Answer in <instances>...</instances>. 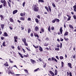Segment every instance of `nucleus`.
Masks as SVG:
<instances>
[{
  "label": "nucleus",
  "instance_id": "nucleus-1",
  "mask_svg": "<svg viewBox=\"0 0 76 76\" xmlns=\"http://www.w3.org/2000/svg\"><path fill=\"white\" fill-rule=\"evenodd\" d=\"M38 6V4H37V5H34L33 7V9L34 12H38L39 11V8L37 6Z\"/></svg>",
  "mask_w": 76,
  "mask_h": 76
},
{
  "label": "nucleus",
  "instance_id": "nucleus-2",
  "mask_svg": "<svg viewBox=\"0 0 76 76\" xmlns=\"http://www.w3.org/2000/svg\"><path fill=\"white\" fill-rule=\"evenodd\" d=\"M3 6L4 7H6V6H7V3H6V0H4V2L3 4Z\"/></svg>",
  "mask_w": 76,
  "mask_h": 76
},
{
  "label": "nucleus",
  "instance_id": "nucleus-3",
  "mask_svg": "<svg viewBox=\"0 0 76 76\" xmlns=\"http://www.w3.org/2000/svg\"><path fill=\"white\" fill-rule=\"evenodd\" d=\"M30 61L32 64H34V63H36V61L32 59H31Z\"/></svg>",
  "mask_w": 76,
  "mask_h": 76
},
{
  "label": "nucleus",
  "instance_id": "nucleus-4",
  "mask_svg": "<svg viewBox=\"0 0 76 76\" xmlns=\"http://www.w3.org/2000/svg\"><path fill=\"white\" fill-rule=\"evenodd\" d=\"M51 59L52 61H56L57 63H58V61H57V59L54 58L52 57L51 58Z\"/></svg>",
  "mask_w": 76,
  "mask_h": 76
},
{
  "label": "nucleus",
  "instance_id": "nucleus-5",
  "mask_svg": "<svg viewBox=\"0 0 76 76\" xmlns=\"http://www.w3.org/2000/svg\"><path fill=\"white\" fill-rule=\"evenodd\" d=\"M49 72L50 73V74H51L52 76H55V75H54V73L52 71H50Z\"/></svg>",
  "mask_w": 76,
  "mask_h": 76
},
{
  "label": "nucleus",
  "instance_id": "nucleus-6",
  "mask_svg": "<svg viewBox=\"0 0 76 76\" xmlns=\"http://www.w3.org/2000/svg\"><path fill=\"white\" fill-rule=\"evenodd\" d=\"M3 36H4V37H7V36H8V34L6 32H5L3 34Z\"/></svg>",
  "mask_w": 76,
  "mask_h": 76
},
{
  "label": "nucleus",
  "instance_id": "nucleus-7",
  "mask_svg": "<svg viewBox=\"0 0 76 76\" xmlns=\"http://www.w3.org/2000/svg\"><path fill=\"white\" fill-rule=\"evenodd\" d=\"M10 22L13 23L14 22V20L12 18H10Z\"/></svg>",
  "mask_w": 76,
  "mask_h": 76
},
{
  "label": "nucleus",
  "instance_id": "nucleus-8",
  "mask_svg": "<svg viewBox=\"0 0 76 76\" xmlns=\"http://www.w3.org/2000/svg\"><path fill=\"white\" fill-rule=\"evenodd\" d=\"M69 35V32L68 31H66L65 32L64 34V36H67Z\"/></svg>",
  "mask_w": 76,
  "mask_h": 76
},
{
  "label": "nucleus",
  "instance_id": "nucleus-9",
  "mask_svg": "<svg viewBox=\"0 0 76 76\" xmlns=\"http://www.w3.org/2000/svg\"><path fill=\"white\" fill-rule=\"evenodd\" d=\"M1 29L2 30H3V28H4V24H1Z\"/></svg>",
  "mask_w": 76,
  "mask_h": 76
},
{
  "label": "nucleus",
  "instance_id": "nucleus-10",
  "mask_svg": "<svg viewBox=\"0 0 76 76\" xmlns=\"http://www.w3.org/2000/svg\"><path fill=\"white\" fill-rule=\"evenodd\" d=\"M18 11L17 10H14L13 12V15H15V14H16L17 12H18Z\"/></svg>",
  "mask_w": 76,
  "mask_h": 76
},
{
  "label": "nucleus",
  "instance_id": "nucleus-11",
  "mask_svg": "<svg viewBox=\"0 0 76 76\" xmlns=\"http://www.w3.org/2000/svg\"><path fill=\"white\" fill-rule=\"evenodd\" d=\"M73 8L74 9V11L76 12V5H75L73 7Z\"/></svg>",
  "mask_w": 76,
  "mask_h": 76
},
{
  "label": "nucleus",
  "instance_id": "nucleus-12",
  "mask_svg": "<svg viewBox=\"0 0 76 76\" xmlns=\"http://www.w3.org/2000/svg\"><path fill=\"white\" fill-rule=\"evenodd\" d=\"M26 14V13L24 12L23 13H21L20 14V15L21 16H25V14Z\"/></svg>",
  "mask_w": 76,
  "mask_h": 76
},
{
  "label": "nucleus",
  "instance_id": "nucleus-13",
  "mask_svg": "<svg viewBox=\"0 0 76 76\" xmlns=\"http://www.w3.org/2000/svg\"><path fill=\"white\" fill-rule=\"evenodd\" d=\"M35 31H38L39 30V28H38V27L37 26H36L35 27Z\"/></svg>",
  "mask_w": 76,
  "mask_h": 76
},
{
  "label": "nucleus",
  "instance_id": "nucleus-14",
  "mask_svg": "<svg viewBox=\"0 0 76 76\" xmlns=\"http://www.w3.org/2000/svg\"><path fill=\"white\" fill-rule=\"evenodd\" d=\"M68 65L69 66V67L72 69V64L70 63H68Z\"/></svg>",
  "mask_w": 76,
  "mask_h": 76
},
{
  "label": "nucleus",
  "instance_id": "nucleus-15",
  "mask_svg": "<svg viewBox=\"0 0 76 76\" xmlns=\"http://www.w3.org/2000/svg\"><path fill=\"white\" fill-rule=\"evenodd\" d=\"M59 31L61 33V34H62V33H63V29H62V27H61L60 28Z\"/></svg>",
  "mask_w": 76,
  "mask_h": 76
},
{
  "label": "nucleus",
  "instance_id": "nucleus-16",
  "mask_svg": "<svg viewBox=\"0 0 76 76\" xmlns=\"http://www.w3.org/2000/svg\"><path fill=\"white\" fill-rule=\"evenodd\" d=\"M8 73L9 75H10V74H14L13 73H12V71H11L10 70V69L8 71Z\"/></svg>",
  "mask_w": 76,
  "mask_h": 76
},
{
  "label": "nucleus",
  "instance_id": "nucleus-17",
  "mask_svg": "<svg viewBox=\"0 0 76 76\" xmlns=\"http://www.w3.org/2000/svg\"><path fill=\"white\" fill-rule=\"evenodd\" d=\"M20 19L21 20H25V17H21L20 18Z\"/></svg>",
  "mask_w": 76,
  "mask_h": 76
},
{
  "label": "nucleus",
  "instance_id": "nucleus-18",
  "mask_svg": "<svg viewBox=\"0 0 76 76\" xmlns=\"http://www.w3.org/2000/svg\"><path fill=\"white\" fill-rule=\"evenodd\" d=\"M67 16L68 17V18L67 20V21L70 20V18H71V16H70V15H67Z\"/></svg>",
  "mask_w": 76,
  "mask_h": 76
},
{
  "label": "nucleus",
  "instance_id": "nucleus-19",
  "mask_svg": "<svg viewBox=\"0 0 76 76\" xmlns=\"http://www.w3.org/2000/svg\"><path fill=\"white\" fill-rule=\"evenodd\" d=\"M22 41L23 42H24L26 41V38H23L22 39Z\"/></svg>",
  "mask_w": 76,
  "mask_h": 76
},
{
  "label": "nucleus",
  "instance_id": "nucleus-20",
  "mask_svg": "<svg viewBox=\"0 0 76 76\" xmlns=\"http://www.w3.org/2000/svg\"><path fill=\"white\" fill-rule=\"evenodd\" d=\"M4 66H7V67H8L9 66V64L7 62H6V63L4 64Z\"/></svg>",
  "mask_w": 76,
  "mask_h": 76
},
{
  "label": "nucleus",
  "instance_id": "nucleus-21",
  "mask_svg": "<svg viewBox=\"0 0 76 76\" xmlns=\"http://www.w3.org/2000/svg\"><path fill=\"white\" fill-rule=\"evenodd\" d=\"M49 10V11L50 12H51V7L49 6H48Z\"/></svg>",
  "mask_w": 76,
  "mask_h": 76
},
{
  "label": "nucleus",
  "instance_id": "nucleus-22",
  "mask_svg": "<svg viewBox=\"0 0 76 76\" xmlns=\"http://www.w3.org/2000/svg\"><path fill=\"white\" fill-rule=\"evenodd\" d=\"M38 2L40 3H43L44 2V1L43 0H38Z\"/></svg>",
  "mask_w": 76,
  "mask_h": 76
},
{
  "label": "nucleus",
  "instance_id": "nucleus-23",
  "mask_svg": "<svg viewBox=\"0 0 76 76\" xmlns=\"http://www.w3.org/2000/svg\"><path fill=\"white\" fill-rule=\"evenodd\" d=\"M39 50H40V51L42 52V51H43V50H42V48L40 46H39Z\"/></svg>",
  "mask_w": 76,
  "mask_h": 76
},
{
  "label": "nucleus",
  "instance_id": "nucleus-24",
  "mask_svg": "<svg viewBox=\"0 0 76 76\" xmlns=\"http://www.w3.org/2000/svg\"><path fill=\"white\" fill-rule=\"evenodd\" d=\"M69 28H71V29H73V26L70 24H69Z\"/></svg>",
  "mask_w": 76,
  "mask_h": 76
},
{
  "label": "nucleus",
  "instance_id": "nucleus-25",
  "mask_svg": "<svg viewBox=\"0 0 76 76\" xmlns=\"http://www.w3.org/2000/svg\"><path fill=\"white\" fill-rule=\"evenodd\" d=\"M24 43L26 46H28V43L26 42V41L24 42Z\"/></svg>",
  "mask_w": 76,
  "mask_h": 76
},
{
  "label": "nucleus",
  "instance_id": "nucleus-26",
  "mask_svg": "<svg viewBox=\"0 0 76 76\" xmlns=\"http://www.w3.org/2000/svg\"><path fill=\"white\" fill-rule=\"evenodd\" d=\"M55 75L56 76V75H57V73L58 72L57 70V69H56L55 71Z\"/></svg>",
  "mask_w": 76,
  "mask_h": 76
},
{
  "label": "nucleus",
  "instance_id": "nucleus-27",
  "mask_svg": "<svg viewBox=\"0 0 76 76\" xmlns=\"http://www.w3.org/2000/svg\"><path fill=\"white\" fill-rule=\"evenodd\" d=\"M35 21L36 23H39V20L38 18H35Z\"/></svg>",
  "mask_w": 76,
  "mask_h": 76
},
{
  "label": "nucleus",
  "instance_id": "nucleus-28",
  "mask_svg": "<svg viewBox=\"0 0 76 76\" xmlns=\"http://www.w3.org/2000/svg\"><path fill=\"white\" fill-rule=\"evenodd\" d=\"M50 26H49L48 28V32H50L51 31V28H50Z\"/></svg>",
  "mask_w": 76,
  "mask_h": 76
},
{
  "label": "nucleus",
  "instance_id": "nucleus-29",
  "mask_svg": "<svg viewBox=\"0 0 76 76\" xmlns=\"http://www.w3.org/2000/svg\"><path fill=\"white\" fill-rule=\"evenodd\" d=\"M18 54L20 55L21 58H23V56L22 54H20V53H18Z\"/></svg>",
  "mask_w": 76,
  "mask_h": 76
},
{
  "label": "nucleus",
  "instance_id": "nucleus-30",
  "mask_svg": "<svg viewBox=\"0 0 76 76\" xmlns=\"http://www.w3.org/2000/svg\"><path fill=\"white\" fill-rule=\"evenodd\" d=\"M39 69V68H37V69L34 70V72H37Z\"/></svg>",
  "mask_w": 76,
  "mask_h": 76
},
{
  "label": "nucleus",
  "instance_id": "nucleus-31",
  "mask_svg": "<svg viewBox=\"0 0 76 76\" xmlns=\"http://www.w3.org/2000/svg\"><path fill=\"white\" fill-rule=\"evenodd\" d=\"M34 35L35 37H37V38L39 37V36L38 34H34Z\"/></svg>",
  "mask_w": 76,
  "mask_h": 76
},
{
  "label": "nucleus",
  "instance_id": "nucleus-32",
  "mask_svg": "<svg viewBox=\"0 0 76 76\" xmlns=\"http://www.w3.org/2000/svg\"><path fill=\"white\" fill-rule=\"evenodd\" d=\"M55 20L56 22H60V20H59V19L57 18H55Z\"/></svg>",
  "mask_w": 76,
  "mask_h": 76
},
{
  "label": "nucleus",
  "instance_id": "nucleus-33",
  "mask_svg": "<svg viewBox=\"0 0 76 76\" xmlns=\"http://www.w3.org/2000/svg\"><path fill=\"white\" fill-rule=\"evenodd\" d=\"M28 33L29 34V33L31 31V28H28Z\"/></svg>",
  "mask_w": 76,
  "mask_h": 76
},
{
  "label": "nucleus",
  "instance_id": "nucleus-34",
  "mask_svg": "<svg viewBox=\"0 0 76 76\" xmlns=\"http://www.w3.org/2000/svg\"><path fill=\"white\" fill-rule=\"evenodd\" d=\"M8 6H9V7H10L11 8V4L9 2V1H8Z\"/></svg>",
  "mask_w": 76,
  "mask_h": 76
},
{
  "label": "nucleus",
  "instance_id": "nucleus-35",
  "mask_svg": "<svg viewBox=\"0 0 76 76\" xmlns=\"http://www.w3.org/2000/svg\"><path fill=\"white\" fill-rule=\"evenodd\" d=\"M45 9L47 11L49 12V10H48V7L46 6L45 7Z\"/></svg>",
  "mask_w": 76,
  "mask_h": 76
},
{
  "label": "nucleus",
  "instance_id": "nucleus-36",
  "mask_svg": "<svg viewBox=\"0 0 76 76\" xmlns=\"http://www.w3.org/2000/svg\"><path fill=\"white\" fill-rule=\"evenodd\" d=\"M24 57H29V55L27 54L26 55H23Z\"/></svg>",
  "mask_w": 76,
  "mask_h": 76
},
{
  "label": "nucleus",
  "instance_id": "nucleus-37",
  "mask_svg": "<svg viewBox=\"0 0 76 76\" xmlns=\"http://www.w3.org/2000/svg\"><path fill=\"white\" fill-rule=\"evenodd\" d=\"M48 43L45 42L44 45V46H48Z\"/></svg>",
  "mask_w": 76,
  "mask_h": 76
},
{
  "label": "nucleus",
  "instance_id": "nucleus-38",
  "mask_svg": "<svg viewBox=\"0 0 76 76\" xmlns=\"http://www.w3.org/2000/svg\"><path fill=\"white\" fill-rule=\"evenodd\" d=\"M64 39L66 41H69V39L68 38L66 39L65 37H64Z\"/></svg>",
  "mask_w": 76,
  "mask_h": 76
},
{
  "label": "nucleus",
  "instance_id": "nucleus-39",
  "mask_svg": "<svg viewBox=\"0 0 76 76\" xmlns=\"http://www.w3.org/2000/svg\"><path fill=\"white\" fill-rule=\"evenodd\" d=\"M61 67H63V65H64V62H61Z\"/></svg>",
  "mask_w": 76,
  "mask_h": 76
},
{
  "label": "nucleus",
  "instance_id": "nucleus-40",
  "mask_svg": "<svg viewBox=\"0 0 76 76\" xmlns=\"http://www.w3.org/2000/svg\"><path fill=\"white\" fill-rule=\"evenodd\" d=\"M2 45L4 47H5V46H6V45H5V42L4 41L3 42Z\"/></svg>",
  "mask_w": 76,
  "mask_h": 76
},
{
  "label": "nucleus",
  "instance_id": "nucleus-41",
  "mask_svg": "<svg viewBox=\"0 0 76 76\" xmlns=\"http://www.w3.org/2000/svg\"><path fill=\"white\" fill-rule=\"evenodd\" d=\"M41 31L42 32H44V29L43 28H42L41 29Z\"/></svg>",
  "mask_w": 76,
  "mask_h": 76
},
{
  "label": "nucleus",
  "instance_id": "nucleus-42",
  "mask_svg": "<svg viewBox=\"0 0 76 76\" xmlns=\"http://www.w3.org/2000/svg\"><path fill=\"white\" fill-rule=\"evenodd\" d=\"M11 60L10 59H9V61H10V62L11 63H13V61H11Z\"/></svg>",
  "mask_w": 76,
  "mask_h": 76
},
{
  "label": "nucleus",
  "instance_id": "nucleus-43",
  "mask_svg": "<svg viewBox=\"0 0 76 76\" xmlns=\"http://www.w3.org/2000/svg\"><path fill=\"white\" fill-rule=\"evenodd\" d=\"M59 58L60 60H63V59L64 58L63 57L61 56H60Z\"/></svg>",
  "mask_w": 76,
  "mask_h": 76
},
{
  "label": "nucleus",
  "instance_id": "nucleus-44",
  "mask_svg": "<svg viewBox=\"0 0 76 76\" xmlns=\"http://www.w3.org/2000/svg\"><path fill=\"white\" fill-rule=\"evenodd\" d=\"M52 5L53 6V7H56V5H55V4L54 3H52Z\"/></svg>",
  "mask_w": 76,
  "mask_h": 76
},
{
  "label": "nucleus",
  "instance_id": "nucleus-45",
  "mask_svg": "<svg viewBox=\"0 0 76 76\" xmlns=\"http://www.w3.org/2000/svg\"><path fill=\"white\" fill-rule=\"evenodd\" d=\"M55 49L56 51H59L60 50V49L59 48H55Z\"/></svg>",
  "mask_w": 76,
  "mask_h": 76
},
{
  "label": "nucleus",
  "instance_id": "nucleus-46",
  "mask_svg": "<svg viewBox=\"0 0 76 76\" xmlns=\"http://www.w3.org/2000/svg\"><path fill=\"white\" fill-rule=\"evenodd\" d=\"M38 60H39V61L40 62H41L42 61V59H41V58H39L38 59Z\"/></svg>",
  "mask_w": 76,
  "mask_h": 76
},
{
  "label": "nucleus",
  "instance_id": "nucleus-47",
  "mask_svg": "<svg viewBox=\"0 0 76 76\" xmlns=\"http://www.w3.org/2000/svg\"><path fill=\"white\" fill-rule=\"evenodd\" d=\"M52 23H55L56 22V19H54L52 21Z\"/></svg>",
  "mask_w": 76,
  "mask_h": 76
},
{
  "label": "nucleus",
  "instance_id": "nucleus-48",
  "mask_svg": "<svg viewBox=\"0 0 76 76\" xmlns=\"http://www.w3.org/2000/svg\"><path fill=\"white\" fill-rule=\"evenodd\" d=\"M14 39H18V37L16 36L14 37Z\"/></svg>",
  "mask_w": 76,
  "mask_h": 76
},
{
  "label": "nucleus",
  "instance_id": "nucleus-49",
  "mask_svg": "<svg viewBox=\"0 0 76 76\" xmlns=\"http://www.w3.org/2000/svg\"><path fill=\"white\" fill-rule=\"evenodd\" d=\"M30 36L31 37H34V34H33V33H31L30 34Z\"/></svg>",
  "mask_w": 76,
  "mask_h": 76
},
{
  "label": "nucleus",
  "instance_id": "nucleus-50",
  "mask_svg": "<svg viewBox=\"0 0 76 76\" xmlns=\"http://www.w3.org/2000/svg\"><path fill=\"white\" fill-rule=\"evenodd\" d=\"M37 18H38V19H40V16H39V15H37Z\"/></svg>",
  "mask_w": 76,
  "mask_h": 76
},
{
  "label": "nucleus",
  "instance_id": "nucleus-51",
  "mask_svg": "<svg viewBox=\"0 0 76 76\" xmlns=\"http://www.w3.org/2000/svg\"><path fill=\"white\" fill-rule=\"evenodd\" d=\"M26 49L28 50V51H31V50H30V48H28L26 47Z\"/></svg>",
  "mask_w": 76,
  "mask_h": 76
},
{
  "label": "nucleus",
  "instance_id": "nucleus-52",
  "mask_svg": "<svg viewBox=\"0 0 76 76\" xmlns=\"http://www.w3.org/2000/svg\"><path fill=\"white\" fill-rule=\"evenodd\" d=\"M27 20L28 21H31V18H28Z\"/></svg>",
  "mask_w": 76,
  "mask_h": 76
},
{
  "label": "nucleus",
  "instance_id": "nucleus-53",
  "mask_svg": "<svg viewBox=\"0 0 76 76\" xmlns=\"http://www.w3.org/2000/svg\"><path fill=\"white\" fill-rule=\"evenodd\" d=\"M25 2H24L23 3V7H25Z\"/></svg>",
  "mask_w": 76,
  "mask_h": 76
},
{
  "label": "nucleus",
  "instance_id": "nucleus-54",
  "mask_svg": "<svg viewBox=\"0 0 76 76\" xmlns=\"http://www.w3.org/2000/svg\"><path fill=\"white\" fill-rule=\"evenodd\" d=\"M46 41H49V38L48 37H46L45 39Z\"/></svg>",
  "mask_w": 76,
  "mask_h": 76
},
{
  "label": "nucleus",
  "instance_id": "nucleus-55",
  "mask_svg": "<svg viewBox=\"0 0 76 76\" xmlns=\"http://www.w3.org/2000/svg\"><path fill=\"white\" fill-rule=\"evenodd\" d=\"M73 18H74V19H76V15H74L73 16Z\"/></svg>",
  "mask_w": 76,
  "mask_h": 76
},
{
  "label": "nucleus",
  "instance_id": "nucleus-56",
  "mask_svg": "<svg viewBox=\"0 0 76 76\" xmlns=\"http://www.w3.org/2000/svg\"><path fill=\"white\" fill-rule=\"evenodd\" d=\"M1 39L2 40H3L4 39V37H1Z\"/></svg>",
  "mask_w": 76,
  "mask_h": 76
},
{
  "label": "nucleus",
  "instance_id": "nucleus-57",
  "mask_svg": "<svg viewBox=\"0 0 76 76\" xmlns=\"http://www.w3.org/2000/svg\"><path fill=\"white\" fill-rule=\"evenodd\" d=\"M1 28H0V35H1V34H2V31H1Z\"/></svg>",
  "mask_w": 76,
  "mask_h": 76
},
{
  "label": "nucleus",
  "instance_id": "nucleus-58",
  "mask_svg": "<svg viewBox=\"0 0 76 76\" xmlns=\"http://www.w3.org/2000/svg\"><path fill=\"white\" fill-rule=\"evenodd\" d=\"M60 40L61 41H63V39H62V38L61 37L60 39Z\"/></svg>",
  "mask_w": 76,
  "mask_h": 76
},
{
  "label": "nucleus",
  "instance_id": "nucleus-59",
  "mask_svg": "<svg viewBox=\"0 0 76 76\" xmlns=\"http://www.w3.org/2000/svg\"><path fill=\"white\" fill-rule=\"evenodd\" d=\"M22 51H23V53H25V49H24L22 48Z\"/></svg>",
  "mask_w": 76,
  "mask_h": 76
},
{
  "label": "nucleus",
  "instance_id": "nucleus-60",
  "mask_svg": "<svg viewBox=\"0 0 76 76\" xmlns=\"http://www.w3.org/2000/svg\"><path fill=\"white\" fill-rule=\"evenodd\" d=\"M51 29L52 30H54V27L53 26H52L51 28Z\"/></svg>",
  "mask_w": 76,
  "mask_h": 76
},
{
  "label": "nucleus",
  "instance_id": "nucleus-61",
  "mask_svg": "<svg viewBox=\"0 0 76 76\" xmlns=\"http://www.w3.org/2000/svg\"><path fill=\"white\" fill-rule=\"evenodd\" d=\"M11 47L12 48V49H14L15 48V46L12 45L11 46Z\"/></svg>",
  "mask_w": 76,
  "mask_h": 76
},
{
  "label": "nucleus",
  "instance_id": "nucleus-62",
  "mask_svg": "<svg viewBox=\"0 0 76 76\" xmlns=\"http://www.w3.org/2000/svg\"><path fill=\"white\" fill-rule=\"evenodd\" d=\"M18 50H20V47H19V46H18Z\"/></svg>",
  "mask_w": 76,
  "mask_h": 76
},
{
  "label": "nucleus",
  "instance_id": "nucleus-63",
  "mask_svg": "<svg viewBox=\"0 0 76 76\" xmlns=\"http://www.w3.org/2000/svg\"><path fill=\"white\" fill-rule=\"evenodd\" d=\"M64 19L65 20H66V19H67V17L66 16H64Z\"/></svg>",
  "mask_w": 76,
  "mask_h": 76
},
{
  "label": "nucleus",
  "instance_id": "nucleus-64",
  "mask_svg": "<svg viewBox=\"0 0 76 76\" xmlns=\"http://www.w3.org/2000/svg\"><path fill=\"white\" fill-rule=\"evenodd\" d=\"M10 28L11 29V30H12V29H13V28H12V27L10 26Z\"/></svg>",
  "mask_w": 76,
  "mask_h": 76
}]
</instances>
